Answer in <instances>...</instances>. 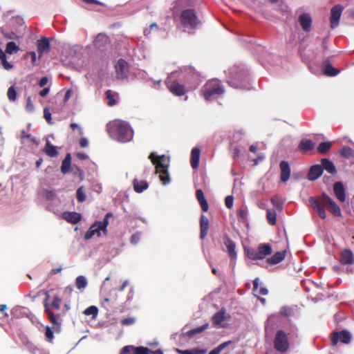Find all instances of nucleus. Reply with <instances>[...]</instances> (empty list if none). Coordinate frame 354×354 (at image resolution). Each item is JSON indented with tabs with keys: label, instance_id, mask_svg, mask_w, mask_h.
<instances>
[{
	"label": "nucleus",
	"instance_id": "obj_64",
	"mask_svg": "<svg viewBox=\"0 0 354 354\" xmlns=\"http://www.w3.org/2000/svg\"><path fill=\"white\" fill-rule=\"evenodd\" d=\"M258 288H259V279L256 278L253 281V291H254V292L257 291Z\"/></svg>",
	"mask_w": 354,
	"mask_h": 354
},
{
	"label": "nucleus",
	"instance_id": "obj_41",
	"mask_svg": "<svg viewBox=\"0 0 354 354\" xmlns=\"http://www.w3.org/2000/svg\"><path fill=\"white\" fill-rule=\"evenodd\" d=\"M87 285V281L84 276H79L76 278L75 286L78 289L84 288Z\"/></svg>",
	"mask_w": 354,
	"mask_h": 354
},
{
	"label": "nucleus",
	"instance_id": "obj_52",
	"mask_svg": "<svg viewBox=\"0 0 354 354\" xmlns=\"http://www.w3.org/2000/svg\"><path fill=\"white\" fill-rule=\"evenodd\" d=\"M233 203H234V198L232 196H227L225 197V204L227 208L231 209L233 206Z\"/></svg>",
	"mask_w": 354,
	"mask_h": 354
},
{
	"label": "nucleus",
	"instance_id": "obj_17",
	"mask_svg": "<svg viewBox=\"0 0 354 354\" xmlns=\"http://www.w3.org/2000/svg\"><path fill=\"white\" fill-rule=\"evenodd\" d=\"M279 167L281 171V180L283 183H286L288 180L290 176V167L289 166L288 162L286 160L281 161Z\"/></svg>",
	"mask_w": 354,
	"mask_h": 354
},
{
	"label": "nucleus",
	"instance_id": "obj_63",
	"mask_svg": "<svg viewBox=\"0 0 354 354\" xmlns=\"http://www.w3.org/2000/svg\"><path fill=\"white\" fill-rule=\"evenodd\" d=\"M49 91H50V88H44V89H42L40 92H39V95L41 97H45L46 95H48V93H49Z\"/></svg>",
	"mask_w": 354,
	"mask_h": 354
},
{
	"label": "nucleus",
	"instance_id": "obj_19",
	"mask_svg": "<svg viewBox=\"0 0 354 354\" xmlns=\"http://www.w3.org/2000/svg\"><path fill=\"white\" fill-rule=\"evenodd\" d=\"M333 190L335 196L340 202L346 201L345 188L342 182H337L333 185Z\"/></svg>",
	"mask_w": 354,
	"mask_h": 354
},
{
	"label": "nucleus",
	"instance_id": "obj_58",
	"mask_svg": "<svg viewBox=\"0 0 354 354\" xmlns=\"http://www.w3.org/2000/svg\"><path fill=\"white\" fill-rule=\"evenodd\" d=\"M70 127H71L73 131H74L75 129H77L78 130V131H79V134H80V135H82V134H83V131H82V128H81V127H80L78 126V124H76V123H71V124H70Z\"/></svg>",
	"mask_w": 354,
	"mask_h": 354
},
{
	"label": "nucleus",
	"instance_id": "obj_36",
	"mask_svg": "<svg viewBox=\"0 0 354 354\" xmlns=\"http://www.w3.org/2000/svg\"><path fill=\"white\" fill-rule=\"evenodd\" d=\"M179 354H205L206 349L193 348L190 350H180L177 349Z\"/></svg>",
	"mask_w": 354,
	"mask_h": 354
},
{
	"label": "nucleus",
	"instance_id": "obj_33",
	"mask_svg": "<svg viewBox=\"0 0 354 354\" xmlns=\"http://www.w3.org/2000/svg\"><path fill=\"white\" fill-rule=\"evenodd\" d=\"M209 326V324L206 323L203 326L197 327L196 328H193L186 333L187 337L192 338L195 335L203 333L205 331Z\"/></svg>",
	"mask_w": 354,
	"mask_h": 354
},
{
	"label": "nucleus",
	"instance_id": "obj_39",
	"mask_svg": "<svg viewBox=\"0 0 354 354\" xmlns=\"http://www.w3.org/2000/svg\"><path fill=\"white\" fill-rule=\"evenodd\" d=\"M232 344V341H227V342H223V343L221 344L216 348L212 350L209 353V354H220V353L221 352V351L223 349H224L225 347H227V346H229L230 344Z\"/></svg>",
	"mask_w": 354,
	"mask_h": 354
},
{
	"label": "nucleus",
	"instance_id": "obj_59",
	"mask_svg": "<svg viewBox=\"0 0 354 354\" xmlns=\"http://www.w3.org/2000/svg\"><path fill=\"white\" fill-rule=\"evenodd\" d=\"M140 239V234L138 233L134 234L131 237V243L136 244Z\"/></svg>",
	"mask_w": 354,
	"mask_h": 354
},
{
	"label": "nucleus",
	"instance_id": "obj_1",
	"mask_svg": "<svg viewBox=\"0 0 354 354\" xmlns=\"http://www.w3.org/2000/svg\"><path fill=\"white\" fill-rule=\"evenodd\" d=\"M308 201L313 209L322 219L326 218L325 208L328 209L335 216H342L339 206L325 193L319 196L310 197Z\"/></svg>",
	"mask_w": 354,
	"mask_h": 354
},
{
	"label": "nucleus",
	"instance_id": "obj_13",
	"mask_svg": "<svg viewBox=\"0 0 354 354\" xmlns=\"http://www.w3.org/2000/svg\"><path fill=\"white\" fill-rule=\"evenodd\" d=\"M343 6L341 5H336L330 10V28H335L339 26V19L343 11Z\"/></svg>",
	"mask_w": 354,
	"mask_h": 354
},
{
	"label": "nucleus",
	"instance_id": "obj_44",
	"mask_svg": "<svg viewBox=\"0 0 354 354\" xmlns=\"http://www.w3.org/2000/svg\"><path fill=\"white\" fill-rule=\"evenodd\" d=\"M77 200L80 203H82L86 200V194L83 191V187H80L77 189L76 192Z\"/></svg>",
	"mask_w": 354,
	"mask_h": 354
},
{
	"label": "nucleus",
	"instance_id": "obj_40",
	"mask_svg": "<svg viewBox=\"0 0 354 354\" xmlns=\"http://www.w3.org/2000/svg\"><path fill=\"white\" fill-rule=\"evenodd\" d=\"M340 154L344 158H349L354 156V151L349 147H344L341 149Z\"/></svg>",
	"mask_w": 354,
	"mask_h": 354
},
{
	"label": "nucleus",
	"instance_id": "obj_30",
	"mask_svg": "<svg viewBox=\"0 0 354 354\" xmlns=\"http://www.w3.org/2000/svg\"><path fill=\"white\" fill-rule=\"evenodd\" d=\"M133 189L137 193H141L144 190L147 189L149 187V185L145 180H138L137 179H134L133 181Z\"/></svg>",
	"mask_w": 354,
	"mask_h": 354
},
{
	"label": "nucleus",
	"instance_id": "obj_6",
	"mask_svg": "<svg viewBox=\"0 0 354 354\" xmlns=\"http://www.w3.org/2000/svg\"><path fill=\"white\" fill-rule=\"evenodd\" d=\"M111 216L110 213H107L102 222L96 221L91 225L89 229L87 230L84 235V239L88 240L91 239L94 235L100 236L101 235V231L105 234H106L107 225L109 224V218Z\"/></svg>",
	"mask_w": 354,
	"mask_h": 354
},
{
	"label": "nucleus",
	"instance_id": "obj_38",
	"mask_svg": "<svg viewBox=\"0 0 354 354\" xmlns=\"http://www.w3.org/2000/svg\"><path fill=\"white\" fill-rule=\"evenodd\" d=\"M271 203L277 210L281 211L283 209V202L278 196H273L271 198Z\"/></svg>",
	"mask_w": 354,
	"mask_h": 354
},
{
	"label": "nucleus",
	"instance_id": "obj_2",
	"mask_svg": "<svg viewBox=\"0 0 354 354\" xmlns=\"http://www.w3.org/2000/svg\"><path fill=\"white\" fill-rule=\"evenodd\" d=\"M106 128L109 135L119 142H127L133 138V130L125 121L115 120L110 122Z\"/></svg>",
	"mask_w": 354,
	"mask_h": 354
},
{
	"label": "nucleus",
	"instance_id": "obj_51",
	"mask_svg": "<svg viewBox=\"0 0 354 354\" xmlns=\"http://www.w3.org/2000/svg\"><path fill=\"white\" fill-rule=\"evenodd\" d=\"M135 323V318L127 317L121 320V324L122 326H131Z\"/></svg>",
	"mask_w": 354,
	"mask_h": 354
},
{
	"label": "nucleus",
	"instance_id": "obj_53",
	"mask_svg": "<svg viewBox=\"0 0 354 354\" xmlns=\"http://www.w3.org/2000/svg\"><path fill=\"white\" fill-rule=\"evenodd\" d=\"M26 109L28 111L30 112L34 110V105L30 97H28L26 99Z\"/></svg>",
	"mask_w": 354,
	"mask_h": 354
},
{
	"label": "nucleus",
	"instance_id": "obj_43",
	"mask_svg": "<svg viewBox=\"0 0 354 354\" xmlns=\"http://www.w3.org/2000/svg\"><path fill=\"white\" fill-rule=\"evenodd\" d=\"M62 303V299L59 295H56L53 296V301L50 304H49L50 307L55 308L56 310H59L60 308Z\"/></svg>",
	"mask_w": 354,
	"mask_h": 354
},
{
	"label": "nucleus",
	"instance_id": "obj_55",
	"mask_svg": "<svg viewBox=\"0 0 354 354\" xmlns=\"http://www.w3.org/2000/svg\"><path fill=\"white\" fill-rule=\"evenodd\" d=\"M28 55L31 58V63L33 66L36 65V62H37V55H36V53L34 52V51H31V52H29L28 53Z\"/></svg>",
	"mask_w": 354,
	"mask_h": 354
},
{
	"label": "nucleus",
	"instance_id": "obj_21",
	"mask_svg": "<svg viewBox=\"0 0 354 354\" xmlns=\"http://www.w3.org/2000/svg\"><path fill=\"white\" fill-rule=\"evenodd\" d=\"M63 218L71 224H76L81 221L82 216L75 212H65L62 214Z\"/></svg>",
	"mask_w": 354,
	"mask_h": 354
},
{
	"label": "nucleus",
	"instance_id": "obj_34",
	"mask_svg": "<svg viewBox=\"0 0 354 354\" xmlns=\"http://www.w3.org/2000/svg\"><path fill=\"white\" fill-rule=\"evenodd\" d=\"M266 218L271 225H274L277 223V212L275 209H268L266 211Z\"/></svg>",
	"mask_w": 354,
	"mask_h": 354
},
{
	"label": "nucleus",
	"instance_id": "obj_8",
	"mask_svg": "<svg viewBox=\"0 0 354 354\" xmlns=\"http://www.w3.org/2000/svg\"><path fill=\"white\" fill-rule=\"evenodd\" d=\"M46 299L44 301V311L47 314L48 320L53 324V328L55 331L59 332L62 323L60 315L59 314H55L52 312V310L50 309L49 304L48 303V301L50 298L48 292L46 293Z\"/></svg>",
	"mask_w": 354,
	"mask_h": 354
},
{
	"label": "nucleus",
	"instance_id": "obj_28",
	"mask_svg": "<svg viewBox=\"0 0 354 354\" xmlns=\"http://www.w3.org/2000/svg\"><path fill=\"white\" fill-rule=\"evenodd\" d=\"M43 151L50 158L56 157L58 155L56 147L53 145L48 140L46 141Z\"/></svg>",
	"mask_w": 354,
	"mask_h": 354
},
{
	"label": "nucleus",
	"instance_id": "obj_23",
	"mask_svg": "<svg viewBox=\"0 0 354 354\" xmlns=\"http://www.w3.org/2000/svg\"><path fill=\"white\" fill-rule=\"evenodd\" d=\"M201 156V150L198 147H194L191 151L190 164L194 169L198 167Z\"/></svg>",
	"mask_w": 354,
	"mask_h": 354
},
{
	"label": "nucleus",
	"instance_id": "obj_11",
	"mask_svg": "<svg viewBox=\"0 0 354 354\" xmlns=\"http://www.w3.org/2000/svg\"><path fill=\"white\" fill-rule=\"evenodd\" d=\"M116 77L119 80H124L127 78L129 65L127 62L123 59H120L115 66Z\"/></svg>",
	"mask_w": 354,
	"mask_h": 354
},
{
	"label": "nucleus",
	"instance_id": "obj_26",
	"mask_svg": "<svg viewBox=\"0 0 354 354\" xmlns=\"http://www.w3.org/2000/svg\"><path fill=\"white\" fill-rule=\"evenodd\" d=\"M196 197L203 212H207L209 209L207 201L204 196V193L201 189H197L196 192Z\"/></svg>",
	"mask_w": 354,
	"mask_h": 354
},
{
	"label": "nucleus",
	"instance_id": "obj_47",
	"mask_svg": "<svg viewBox=\"0 0 354 354\" xmlns=\"http://www.w3.org/2000/svg\"><path fill=\"white\" fill-rule=\"evenodd\" d=\"M292 309L290 307L285 306H282L280 309V314L286 317H288L291 315L292 314Z\"/></svg>",
	"mask_w": 354,
	"mask_h": 354
},
{
	"label": "nucleus",
	"instance_id": "obj_57",
	"mask_svg": "<svg viewBox=\"0 0 354 354\" xmlns=\"http://www.w3.org/2000/svg\"><path fill=\"white\" fill-rule=\"evenodd\" d=\"M133 297H134V290H133V288H131L127 294L126 302L131 301L133 299Z\"/></svg>",
	"mask_w": 354,
	"mask_h": 354
},
{
	"label": "nucleus",
	"instance_id": "obj_12",
	"mask_svg": "<svg viewBox=\"0 0 354 354\" xmlns=\"http://www.w3.org/2000/svg\"><path fill=\"white\" fill-rule=\"evenodd\" d=\"M351 335L350 333L346 330H343L340 332L333 333L331 336V346H334L337 345L338 342H341L344 344H348L351 342Z\"/></svg>",
	"mask_w": 354,
	"mask_h": 354
},
{
	"label": "nucleus",
	"instance_id": "obj_9",
	"mask_svg": "<svg viewBox=\"0 0 354 354\" xmlns=\"http://www.w3.org/2000/svg\"><path fill=\"white\" fill-rule=\"evenodd\" d=\"M274 348L281 353L286 352L290 346L288 338L283 330H279L277 332L274 339Z\"/></svg>",
	"mask_w": 354,
	"mask_h": 354
},
{
	"label": "nucleus",
	"instance_id": "obj_22",
	"mask_svg": "<svg viewBox=\"0 0 354 354\" xmlns=\"http://www.w3.org/2000/svg\"><path fill=\"white\" fill-rule=\"evenodd\" d=\"M209 230V220L203 214L201 215L200 219V238L201 239H205L207 236Z\"/></svg>",
	"mask_w": 354,
	"mask_h": 354
},
{
	"label": "nucleus",
	"instance_id": "obj_45",
	"mask_svg": "<svg viewBox=\"0 0 354 354\" xmlns=\"http://www.w3.org/2000/svg\"><path fill=\"white\" fill-rule=\"evenodd\" d=\"M7 95H8V99L10 101L14 102V101L16 100V99H17V91H16V90H15V87L13 86H10L8 88Z\"/></svg>",
	"mask_w": 354,
	"mask_h": 354
},
{
	"label": "nucleus",
	"instance_id": "obj_42",
	"mask_svg": "<svg viewBox=\"0 0 354 354\" xmlns=\"http://www.w3.org/2000/svg\"><path fill=\"white\" fill-rule=\"evenodd\" d=\"M98 313V309L95 306H91L86 308L84 311V314L86 315H92L93 318H95Z\"/></svg>",
	"mask_w": 354,
	"mask_h": 354
},
{
	"label": "nucleus",
	"instance_id": "obj_32",
	"mask_svg": "<svg viewBox=\"0 0 354 354\" xmlns=\"http://www.w3.org/2000/svg\"><path fill=\"white\" fill-rule=\"evenodd\" d=\"M71 155L68 153L64 160L62 161V166H61V171L65 174L70 171L71 169Z\"/></svg>",
	"mask_w": 354,
	"mask_h": 354
},
{
	"label": "nucleus",
	"instance_id": "obj_35",
	"mask_svg": "<svg viewBox=\"0 0 354 354\" xmlns=\"http://www.w3.org/2000/svg\"><path fill=\"white\" fill-rule=\"evenodd\" d=\"M332 147V142H321L317 147V151L321 154L326 153Z\"/></svg>",
	"mask_w": 354,
	"mask_h": 354
},
{
	"label": "nucleus",
	"instance_id": "obj_16",
	"mask_svg": "<svg viewBox=\"0 0 354 354\" xmlns=\"http://www.w3.org/2000/svg\"><path fill=\"white\" fill-rule=\"evenodd\" d=\"M339 262L342 265H351L354 263L353 252L349 249H344L342 252L339 258Z\"/></svg>",
	"mask_w": 354,
	"mask_h": 354
},
{
	"label": "nucleus",
	"instance_id": "obj_49",
	"mask_svg": "<svg viewBox=\"0 0 354 354\" xmlns=\"http://www.w3.org/2000/svg\"><path fill=\"white\" fill-rule=\"evenodd\" d=\"M45 337L50 342H51L54 338L53 331L49 326L46 327Z\"/></svg>",
	"mask_w": 354,
	"mask_h": 354
},
{
	"label": "nucleus",
	"instance_id": "obj_46",
	"mask_svg": "<svg viewBox=\"0 0 354 354\" xmlns=\"http://www.w3.org/2000/svg\"><path fill=\"white\" fill-rule=\"evenodd\" d=\"M106 97L108 99V105L113 106L116 104L115 100L113 98V95L112 94V91L111 90H107L105 93Z\"/></svg>",
	"mask_w": 354,
	"mask_h": 354
},
{
	"label": "nucleus",
	"instance_id": "obj_48",
	"mask_svg": "<svg viewBox=\"0 0 354 354\" xmlns=\"http://www.w3.org/2000/svg\"><path fill=\"white\" fill-rule=\"evenodd\" d=\"M248 212L245 209H240L237 212L239 221H245L247 219Z\"/></svg>",
	"mask_w": 354,
	"mask_h": 354
},
{
	"label": "nucleus",
	"instance_id": "obj_4",
	"mask_svg": "<svg viewBox=\"0 0 354 354\" xmlns=\"http://www.w3.org/2000/svg\"><path fill=\"white\" fill-rule=\"evenodd\" d=\"M224 91L225 90L221 82L217 79L207 81L201 90L203 96L207 101L221 95Z\"/></svg>",
	"mask_w": 354,
	"mask_h": 354
},
{
	"label": "nucleus",
	"instance_id": "obj_10",
	"mask_svg": "<svg viewBox=\"0 0 354 354\" xmlns=\"http://www.w3.org/2000/svg\"><path fill=\"white\" fill-rule=\"evenodd\" d=\"M165 85L167 89L174 95L176 96H183L184 95L187 91L185 86L180 84L176 80L167 79L165 81Z\"/></svg>",
	"mask_w": 354,
	"mask_h": 354
},
{
	"label": "nucleus",
	"instance_id": "obj_5",
	"mask_svg": "<svg viewBox=\"0 0 354 354\" xmlns=\"http://www.w3.org/2000/svg\"><path fill=\"white\" fill-rule=\"evenodd\" d=\"M271 246L268 243H261L257 250L251 248H245L246 256L251 260H261L271 254Z\"/></svg>",
	"mask_w": 354,
	"mask_h": 354
},
{
	"label": "nucleus",
	"instance_id": "obj_3",
	"mask_svg": "<svg viewBox=\"0 0 354 354\" xmlns=\"http://www.w3.org/2000/svg\"><path fill=\"white\" fill-rule=\"evenodd\" d=\"M149 158L155 165L156 174H159V178L163 185H167L170 183V177L169 174V165L164 164L166 160V156H156L153 152L151 153Z\"/></svg>",
	"mask_w": 354,
	"mask_h": 354
},
{
	"label": "nucleus",
	"instance_id": "obj_29",
	"mask_svg": "<svg viewBox=\"0 0 354 354\" xmlns=\"http://www.w3.org/2000/svg\"><path fill=\"white\" fill-rule=\"evenodd\" d=\"M315 146V144L310 140L304 139L302 140L299 145V149L301 151L305 153L310 150H312Z\"/></svg>",
	"mask_w": 354,
	"mask_h": 354
},
{
	"label": "nucleus",
	"instance_id": "obj_61",
	"mask_svg": "<svg viewBox=\"0 0 354 354\" xmlns=\"http://www.w3.org/2000/svg\"><path fill=\"white\" fill-rule=\"evenodd\" d=\"M48 83L47 77H43L39 82V86L40 87H44Z\"/></svg>",
	"mask_w": 354,
	"mask_h": 354
},
{
	"label": "nucleus",
	"instance_id": "obj_60",
	"mask_svg": "<svg viewBox=\"0 0 354 354\" xmlns=\"http://www.w3.org/2000/svg\"><path fill=\"white\" fill-rule=\"evenodd\" d=\"M88 145V140L86 138H81L80 140V146L82 148L86 147Z\"/></svg>",
	"mask_w": 354,
	"mask_h": 354
},
{
	"label": "nucleus",
	"instance_id": "obj_37",
	"mask_svg": "<svg viewBox=\"0 0 354 354\" xmlns=\"http://www.w3.org/2000/svg\"><path fill=\"white\" fill-rule=\"evenodd\" d=\"M19 48L14 41H9L6 44V53L10 55L17 53Z\"/></svg>",
	"mask_w": 354,
	"mask_h": 354
},
{
	"label": "nucleus",
	"instance_id": "obj_62",
	"mask_svg": "<svg viewBox=\"0 0 354 354\" xmlns=\"http://www.w3.org/2000/svg\"><path fill=\"white\" fill-rule=\"evenodd\" d=\"M76 156L80 160H86L88 158V156L84 153H77Z\"/></svg>",
	"mask_w": 354,
	"mask_h": 354
},
{
	"label": "nucleus",
	"instance_id": "obj_18",
	"mask_svg": "<svg viewBox=\"0 0 354 354\" xmlns=\"http://www.w3.org/2000/svg\"><path fill=\"white\" fill-rule=\"evenodd\" d=\"M299 22L302 29L306 32H309L312 26V18L310 14L303 13L299 17Z\"/></svg>",
	"mask_w": 354,
	"mask_h": 354
},
{
	"label": "nucleus",
	"instance_id": "obj_14",
	"mask_svg": "<svg viewBox=\"0 0 354 354\" xmlns=\"http://www.w3.org/2000/svg\"><path fill=\"white\" fill-rule=\"evenodd\" d=\"M224 244L227 248V250L230 258L232 260L236 259V243L228 236H225L223 240Z\"/></svg>",
	"mask_w": 354,
	"mask_h": 354
},
{
	"label": "nucleus",
	"instance_id": "obj_7",
	"mask_svg": "<svg viewBox=\"0 0 354 354\" xmlns=\"http://www.w3.org/2000/svg\"><path fill=\"white\" fill-rule=\"evenodd\" d=\"M181 24L185 27L195 28L199 24L196 13L193 9L183 10L180 16Z\"/></svg>",
	"mask_w": 354,
	"mask_h": 354
},
{
	"label": "nucleus",
	"instance_id": "obj_24",
	"mask_svg": "<svg viewBox=\"0 0 354 354\" xmlns=\"http://www.w3.org/2000/svg\"><path fill=\"white\" fill-rule=\"evenodd\" d=\"M286 251H279L274 254L267 259V263L270 265H275L282 261L286 257Z\"/></svg>",
	"mask_w": 354,
	"mask_h": 354
},
{
	"label": "nucleus",
	"instance_id": "obj_27",
	"mask_svg": "<svg viewBox=\"0 0 354 354\" xmlns=\"http://www.w3.org/2000/svg\"><path fill=\"white\" fill-rule=\"evenodd\" d=\"M321 166L323 167V170L326 169L330 174H335L337 169L333 162L327 158H322L321 160Z\"/></svg>",
	"mask_w": 354,
	"mask_h": 354
},
{
	"label": "nucleus",
	"instance_id": "obj_25",
	"mask_svg": "<svg viewBox=\"0 0 354 354\" xmlns=\"http://www.w3.org/2000/svg\"><path fill=\"white\" fill-rule=\"evenodd\" d=\"M339 71L335 68H334L332 64L328 61H325L324 62V69L323 73L329 77H334L338 75Z\"/></svg>",
	"mask_w": 354,
	"mask_h": 354
},
{
	"label": "nucleus",
	"instance_id": "obj_56",
	"mask_svg": "<svg viewBox=\"0 0 354 354\" xmlns=\"http://www.w3.org/2000/svg\"><path fill=\"white\" fill-rule=\"evenodd\" d=\"M21 138H26L32 142H35V139L30 134L26 133L24 131L21 132Z\"/></svg>",
	"mask_w": 354,
	"mask_h": 354
},
{
	"label": "nucleus",
	"instance_id": "obj_54",
	"mask_svg": "<svg viewBox=\"0 0 354 354\" xmlns=\"http://www.w3.org/2000/svg\"><path fill=\"white\" fill-rule=\"evenodd\" d=\"M3 68L6 70H10L13 68V65L7 62L6 58H4L1 60Z\"/></svg>",
	"mask_w": 354,
	"mask_h": 354
},
{
	"label": "nucleus",
	"instance_id": "obj_31",
	"mask_svg": "<svg viewBox=\"0 0 354 354\" xmlns=\"http://www.w3.org/2000/svg\"><path fill=\"white\" fill-rule=\"evenodd\" d=\"M225 310L224 309H221L216 313H215L212 317V322L215 326H220L223 322L225 319Z\"/></svg>",
	"mask_w": 354,
	"mask_h": 354
},
{
	"label": "nucleus",
	"instance_id": "obj_20",
	"mask_svg": "<svg viewBox=\"0 0 354 354\" xmlns=\"http://www.w3.org/2000/svg\"><path fill=\"white\" fill-rule=\"evenodd\" d=\"M323 174V167L321 165H313L308 173V178L310 180H315Z\"/></svg>",
	"mask_w": 354,
	"mask_h": 354
},
{
	"label": "nucleus",
	"instance_id": "obj_15",
	"mask_svg": "<svg viewBox=\"0 0 354 354\" xmlns=\"http://www.w3.org/2000/svg\"><path fill=\"white\" fill-rule=\"evenodd\" d=\"M37 52L39 57H41L44 53H48L50 48L48 38L43 37L37 42Z\"/></svg>",
	"mask_w": 354,
	"mask_h": 354
},
{
	"label": "nucleus",
	"instance_id": "obj_50",
	"mask_svg": "<svg viewBox=\"0 0 354 354\" xmlns=\"http://www.w3.org/2000/svg\"><path fill=\"white\" fill-rule=\"evenodd\" d=\"M44 118L48 124H52L51 113L49 109L47 107L44 109Z\"/></svg>",
	"mask_w": 354,
	"mask_h": 354
}]
</instances>
